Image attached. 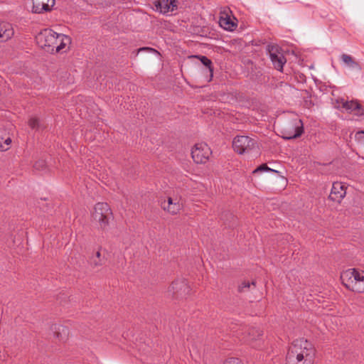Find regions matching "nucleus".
<instances>
[{
    "label": "nucleus",
    "instance_id": "obj_1",
    "mask_svg": "<svg viewBox=\"0 0 364 364\" xmlns=\"http://www.w3.org/2000/svg\"><path fill=\"white\" fill-rule=\"evenodd\" d=\"M316 350L311 342L304 338L294 340L289 346L287 364H314Z\"/></svg>",
    "mask_w": 364,
    "mask_h": 364
},
{
    "label": "nucleus",
    "instance_id": "obj_2",
    "mask_svg": "<svg viewBox=\"0 0 364 364\" xmlns=\"http://www.w3.org/2000/svg\"><path fill=\"white\" fill-rule=\"evenodd\" d=\"M37 44L48 52H64L71 43L70 36L46 28L36 36Z\"/></svg>",
    "mask_w": 364,
    "mask_h": 364
},
{
    "label": "nucleus",
    "instance_id": "obj_3",
    "mask_svg": "<svg viewBox=\"0 0 364 364\" xmlns=\"http://www.w3.org/2000/svg\"><path fill=\"white\" fill-rule=\"evenodd\" d=\"M343 284L349 290L364 292V271L356 269H348L341 274Z\"/></svg>",
    "mask_w": 364,
    "mask_h": 364
},
{
    "label": "nucleus",
    "instance_id": "obj_4",
    "mask_svg": "<svg viewBox=\"0 0 364 364\" xmlns=\"http://www.w3.org/2000/svg\"><path fill=\"white\" fill-rule=\"evenodd\" d=\"M91 217L92 220L98 224L100 228L105 230L112 218V212L107 203H97L91 213Z\"/></svg>",
    "mask_w": 364,
    "mask_h": 364
},
{
    "label": "nucleus",
    "instance_id": "obj_5",
    "mask_svg": "<svg viewBox=\"0 0 364 364\" xmlns=\"http://www.w3.org/2000/svg\"><path fill=\"white\" fill-rule=\"evenodd\" d=\"M234 150L239 154H250L258 149V144L255 139L248 136H237L232 141Z\"/></svg>",
    "mask_w": 364,
    "mask_h": 364
},
{
    "label": "nucleus",
    "instance_id": "obj_6",
    "mask_svg": "<svg viewBox=\"0 0 364 364\" xmlns=\"http://www.w3.org/2000/svg\"><path fill=\"white\" fill-rule=\"evenodd\" d=\"M211 155L212 150L205 142L196 143L191 149L192 159L196 164L207 163Z\"/></svg>",
    "mask_w": 364,
    "mask_h": 364
},
{
    "label": "nucleus",
    "instance_id": "obj_7",
    "mask_svg": "<svg viewBox=\"0 0 364 364\" xmlns=\"http://www.w3.org/2000/svg\"><path fill=\"white\" fill-rule=\"evenodd\" d=\"M267 50L274 68L282 72L287 62L282 49L278 46L269 45L267 46Z\"/></svg>",
    "mask_w": 364,
    "mask_h": 364
},
{
    "label": "nucleus",
    "instance_id": "obj_8",
    "mask_svg": "<svg viewBox=\"0 0 364 364\" xmlns=\"http://www.w3.org/2000/svg\"><path fill=\"white\" fill-rule=\"evenodd\" d=\"M304 132L303 122L301 119H295L284 129L282 137L286 139H295L300 136Z\"/></svg>",
    "mask_w": 364,
    "mask_h": 364
},
{
    "label": "nucleus",
    "instance_id": "obj_9",
    "mask_svg": "<svg viewBox=\"0 0 364 364\" xmlns=\"http://www.w3.org/2000/svg\"><path fill=\"white\" fill-rule=\"evenodd\" d=\"M219 24L225 30L233 31L237 26V20L232 15V11L225 8L220 11Z\"/></svg>",
    "mask_w": 364,
    "mask_h": 364
},
{
    "label": "nucleus",
    "instance_id": "obj_10",
    "mask_svg": "<svg viewBox=\"0 0 364 364\" xmlns=\"http://www.w3.org/2000/svg\"><path fill=\"white\" fill-rule=\"evenodd\" d=\"M168 291L174 297L183 296L189 294L190 287L185 279H177L172 282Z\"/></svg>",
    "mask_w": 364,
    "mask_h": 364
},
{
    "label": "nucleus",
    "instance_id": "obj_11",
    "mask_svg": "<svg viewBox=\"0 0 364 364\" xmlns=\"http://www.w3.org/2000/svg\"><path fill=\"white\" fill-rule=\"evenodd\" d=\"M178 5L177 0H156L154 2L156 10L164 15H169L176 11Z\"/></svg>",
    "mask_w": 364,
    "mask_h": 364
},
{
    "label": "nucleus",
    "instance_id": "obj_12",
    "mask_svg": "<svg viewBox=\"0 0 364 364\" xmlns=\"http://www.w3.org/2000/svg\"><path fill=\"white\" fill-rule=\"evenodd\" d=\"M161 208L172 215L178 214L183 208V204L178 198H168L167 200L161 202Z\"/></svg>",
    "mask_w": 364,
    "mask_h": 364
},
{
    "label": "nucleus",
    "instance_id": "obj_13",
    "mask_svg": "<svg viewBox=\"0 0 364 364\" xmlns=\"http://www.w3.org/2000/svg\"><path fill=\"white\" fill-rule=\"evenodd\" d=\"M32 12L34 14H43L50 11L55 6V0H32Z\"/></svg>",
    "mask_w": 364,
    "mask_h": 364
},
{
    "label": "nucleus",
    "instance_id": "obj_14",
    "mask_svg": "<svg viewBox=\"0 0 364 364\" xmlns=\"http://www.w3.org/2000/svg\"><path fill=\"white\" fill-rule=\"evenodd\" d=\"M346 194V187L341 182H334L332 186L329 198L335 202L340 203Z\"/></svg>",
    "mask_w": 364,
    "mask_h": 364
},
{
    "label": "nucleus",
    "instance_id": "obj_15",
    "mask_svg": "<svg viewBox=\"0 0 364 364\" xmlns=\"http://www.w3.org/2000/svg\"><path fill=\"white\" fill-rule=\"evenodd\" d=\"M263 334L262 330L259 327H252L248 329L246 341L255 348L260 346V340Z\"/></svg>",
    "mask_w": 364,
    "mask_h": 364
},
{
    "label": "nucleus",
    "instance_id": "obj_16",
    "mask_svg": "<svg viewBox=\"0 0 364 364\" xmlns=\"http://www.w3.org/2000/svg\"><path fill=\"white\" fill-rule=\"evenodd\" d=\"M14 35L11 25L7 22L0 21V42L6 41Z\"/></svg>",
    "mask_w": 364,
    "mask_h": 364
},
{
    "label": "nucleus",
    "instance_id": "obj_17",
    "mask_svg": "<svg viewBox=\"0 0 364 364\" xmlns=\"http://www.w3.org/2000/svg\"><path fill=\"white\" fill-rule=\"evenodd\" d=\"M11 144V139L7 131L0 128V151H7Z\"/></svg>",
    "mask_w": 364,
    "mask_h": 364
},
{
    "label": "nucleus",
    "instance_id": "obj_18",
    "mask_svg": "<svg viewBox=\"0 0 364 364\" xmlns=\"http://www.w3.org/2000/svg\"><path fill=\"white\" fill-rule=\"evenodd\" d=\"M52 330L54 331L55 336L60 341L66 339L69 334L68 328L63 325L55 324L52 326Z\"/></svg>",
    "mask_w": 364,
    "mask_h": 364
},
{
    "label": "nucleus",
    "instance_id": "obj_19",
    "mask_svg": "<svg viewBox=\"0 0 364 364\" xmlns=\"http://www.w3.org/2000/svg\"><path fill=\"white\" fill-rule=\"evenodd\" d=\"M341 59L342 60L344 64L351 68H355L358 66V64L355 61H354L353 58L349 55L342 54L341 56Z\"/></svg>",
    "mask_w": 364,
    "mask_h": 364
},
{
    "label": "nucleus",
    "instance_id": "obj_20",
    "mask_svg": "<svg viewBox=\"0 0 364 364\" xmlns=\"http://www.w3.org/2000/svg\"><path fill=\"white\" fill-rule=\"evenodd\" d=\"M343 107L348 112H353L360 109V105L355 101H345L343 102Z\"/></svg>",
    "mask_w": 364,
    "mask_h": 364
},
{
    "label": "nucleus",
    "instance_id": "obj_21",
    "mask_svg": "<svg viewBox=\"0 0 364 364\" xmlns=\"http://www.w3.org/2000/svg\"><path fill=\"white\" fill-rule=\"evenodd\" d=\"M200 59L201 63L208 68V70L210 72V75L212 77L213 69L212 67L211 60L209 58H208L206 56H200Z\"/></svg>",
    "mask_w": 364,
    "mask_h": 364
},
{
    "label": "nucleus",
    "instance_id": "obj_22",
    "mask_svg": "<svg viewBox=\"0 0 364 364\" xmlns=\"http://www.w3.org/2000/svg\"><path fill=\"white\" fill-rule=\"evenodd\" d=\"M259 172H277V171L269 168L267 166V164H264L258 166L257 168H255L252 173H257Z\"/></svg>",
    "mask_w": 364,
    "mask_h": 364
},
{
    "label": "nucleus",
    "instance_id": "obj_23",
    "mask_svg": "<svg viewBox=\"0 0 364 364\" xmlns=\"http://www.w3.org/2000/svg\"><path fill=\"white\" fill-rule=\"evenodd\" d=\"M28 124L32 129L38 128L39 125V120L36 117H31L28 121Z\"/></svg>",
    "mask_w": 364,
    "mask_h": 364
},
{
    "label": "nucleus",
    "instance_id": "obj_24",
    "mask_svg": "<svg viewBox=\"0 0 364 364\" xmlns=\"http://www.w3.org/2000/svg\"><path fill=\"white\" fill-rule=\"evenodd\" d=\"M223 364H243V363L237 358H230L225 360Z\"/></svg>",
    "mask_w": 364,
    "mask_h": 364
},
{
    "label": "nucleus",
    "instance_id": "obj_25",
    "mask_svg": "<svg viewBox=\"0 0 364 364\" xmlns=\"http://www.w3.org/2000/svg\"><path fill=\"white\" fill-rule=\"evenodd\" d=\"M251 285H253L255 286V282H252V283L249 282H244L241 284V285L239 287V290L240 291H244L245 289H249Z\"/></svg>",
    "mask_w": 364,
    "mask_h": 364
},
{
    "label": "nucleus",
    "instance_id": "obj_26",
    "mask_svg": "<svg viewBox=\"0 0 364 364\" xmlns=\"http://www.w3.org/2000/svg\"><path fill=\"white\" fill-rule=\"evenodd\" d=\"M146 50L152 51V52H156V50H154L153 48H146V47L139 48V52L142 51V50Z\"/></svg>",
    "mask_w": 364,
    "mask_h": 364
},
{
    "label": "nucleus",
    "instance_id": "obj_27",
    "mask_svg": "<svg viewBox=\"0 0 364 364\" xmlns=\"http://www.w3.org/2000/svg\"><path fill=\"white\" fill-rule=\"evenodd\" d=\"M101 254H100V251H97L96 252V256L99 258L100 257Z\"/></svg>",
    "mask_w": 364,
    "mask_h": 364
}]
</instances>
